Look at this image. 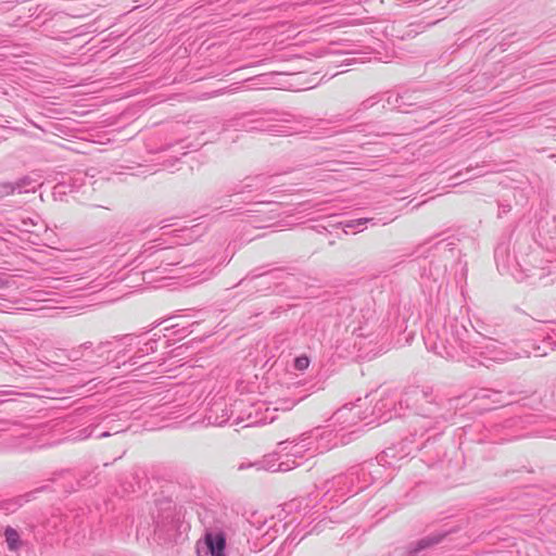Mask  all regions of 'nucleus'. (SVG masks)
I'll return each instance as SVG.
<instances>
[{"label":"nucleus","instance_id":"1","mask_svg":"<svg viewBox=\"0 0 556 556\" xmlns=\"http://www.w3.org/2000/svg\"><path fill=\"white\" fill-rule=\"evenodd\" d=\"M204 541L212 556H225L226 539L222 532H207Z\"/></svg>","mask_w":556,"mask_h":556},{"label":"nucleus","instance_id":"3","mask_svg":"<svg viewBox=\"0 0 556 556\" xmlns=\"http://www.w3.org/2000/svg\"><path fill=\"white\" fill-rule=\"evenodd\" d=\"M308 365H309L308 357L300 356V357L295 358L294 366L296 369L304 370L308 367Z\"/></svg>","mask_w":556,"mask_h":556},{"label":"nucleus","instance_id":"2","mask_svg":"<svg viewBox=\"0 0 556 556\" xmlns=\"http://www.w3.org/2000/svg\"><path fill=\"white\" fill-rule=\"evenodd\" d=\"M4 535H5V540H7L9 548L11 551L16 549L18 547V543H20L18 533L12 528H7Z\"/></svg>","mask_w":556,"mask_h":556}]
</instances>
